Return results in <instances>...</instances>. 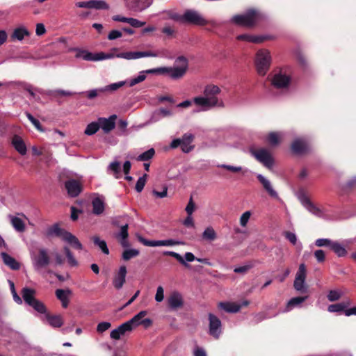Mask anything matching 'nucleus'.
Listing matches in <instances>:
<instances>
[{"mask_svg":"<svg viewBox=\"0 0 356 356\" xmlns=\"http://www.w3.org/2000/svg\"><path fill=\"white\" fill-rule=\"evenodd\" d=\"M282 138V134L279 132H270L266 137V141L271 146L278 145Z\"/></svg>","mask_w":356,"mask_h":356,"instance_id":"obj_34","label":"nucleus"},{"mask_svg":"<svg viewBox=\"0 0 356 356\" xmlns=\"http://www.w3.org/2000/svg\"><path fill=\"white\" fill-rule=\"evenodd\" d=\"M182 243L181 241L173 239L161 240V246H173Z\"/></svg>","mask_w":356,"mask_h":356,"instance_id":"obj_61","label":"nucleus"},{"mask_svg":"<svg viewBox=\"0 0 356 356\" xmlns=\"http://www.w3.org/2000/svg\"><path fill=\"white\" fill-rule=\"evenodd\" d=\"M314 257L319 263L323 262L325 259V252L322 250H316L314 252Z\"/></svg>","mask_w":356,"mask_h":356,"instance_id":"obj_64","label":"nucleus"},{"mask_svg":"<svg viewBox=\"0 0 356 356\" xmlns=\"http://www.w3.org/2000/svg\"><path fill=\"white\" fill-rule=\"evenodd\" d=\"M291 149L296 154H301L305 152L307 149V144L301 139H297L293 141L291 145Z\"/></svg>","mask_w":356,"mask_h":356,"instance_id":"obj_33","label":"nucleus"},{"mask_svg":"<svg viewBox=\"0 0 356 356\" xmlns=\"http://www.w3.org/2000/svg\"><path fill=\"white\" fill-rule=\"evenodd\" d=\"M51 95L56 97V96H71L74 93L70 91L63 90H56L50 92Z\"/></svg>","mask_w":356,"mask_h":356,"instance_id":"obj_60","label":"nucleus"},{"mask_svg":"<svg viewBox=\"0 0 356 356\" xmlns=\"http://www.w3.org/2000/svg\"><path fill=\"white\" fill-rule=\"evenodd\" d=\"M138 241L142 243L144 245L148 247H158L161 246V240L159 241H149L144 238L143 237L139 236H138Z\"/></svg>","mask_w":356,"mask_h":356,"instance_id":"obj_49","label":"nucleus"},{"mask_svg":"<svg viewBox=\"0 0 356 356\" xmlns=\"http://www.w3.org/2000/svg\"><path fill=\"white\" fill-rule=\"evenodd\" d=\"M65 187L69 196L72 197H77L83 190L82 183L76 179H69L65 181Z\"/></svg>","mask_w":356,"mask_h":356,"instance_id":"obj_13","label":"nucleus"},{"mask_svg":"<svg viewBox=\"0 0 356 356\" xmlns=\"http://www.w3.org/2000/svg\"><path fill=\"white\" fill-rule=\"evenodd\" d=\"M1 256L4 264L12 270H18L20 268L19 263L7 253L1 252Z\"/></svg>","mask_w":356,"mask_h":356,"instance_id":"obj_28","label":"nucleus"},{"mask_svg":"<svg viewBox=\"0 0 356 356\" xmlns=\"http://www.w3.org/2000/svg\"><path fill=\"white\" fill-rule=\"evenodd\" d=\"M117 48H113L110 52H98L97 53V61L112 59L114 58H120L126 60H136L143 57H165L166 56L165 50H159L156 51H126L119 54H115L117 51Z\"/></svg>","mask_w":356,"mask_h":356,"instance_id":"obj_2","label":"nucleus"},{"mask_svg":"<svg viewBox=\"0 0 356 356\" xmlns=\"http://www.w3.org/2000/svg\"><path fill=\"white\" fill-rule=\"evenodd\" d=\"M120 163L118 161L111 163L108 167V170L111 171L116 179L120 177Z\"/></svg>","mask_w":356,"mask_h":356,"instance_id":"obj_39","label":"nucleus"},{"mask_svg":"<svg viewBox=\"0 0 356 356\" xmlns=\"http://www.w3.org/2000/svg\"><path fill=\"white\" fill-rule=\"evenodd\" d=\"M127 268L126 266H122L120 267L118 272L115 275L113 280V284L115 289H121L126 279Z\"/></svg>","mask_w":356,"mask_h":356,"instance_id":"obj_20","label":"nucleus"},{"mask_svg":"<svg viewBox=\"0 0 356 356\" xmlns=\"http://www.w3.org/2000/svg\"><path fill=\"white\" fill-rule=\"evenodd\" d=\"M209 333L215 339H218L222 332V324L220 319L212 314H209Z\"/></svg>","mask_w":356,"mask_h":356,"instance_id":"obj_12","label":"nucleus"},{"mask_svg":"<svg viewBox=\"0 0 356 356\" xmlns=\"http://www.w3.org/2000/svg\"><path fill=\"white\" fill-rule=\"evenodd\" d=\"M155 154V151L153 148H150L147 151L142 153L137 157L138 161H146L151 159Z\"/></svg>","mask_w":356,"mask_h":356,"instance_id":"obj_48","label":"nucleus"},{"mask_svg":"<svg viewBox=\"0 0 356 356\" xmlns=\"http://www.w3.org/2000/svg\"><path fill=\"white\" fill-rule=\"evenodd\" d=\"M104 92H105V89H104V88L90 90L87 92V97L89 99H93V98L96 97L97 96H98L100 93H102Z\"/></svg>","mask_w":356,"mask_h":356,"instance_id":"obj_57","label":"nucleus"},{"mask_svg":"<svg viewBox=\"0 0 356 356\" xmlns=\"http://www.w3.org/2000/svg\"><path fill=\"white\" fill-rule=\"evenodd\" d=\"M147 315L146 311H141L136 315H135L131 319L127 321L129 325H131V329L133 330L134 327L139 325L142 324L141 319Z\"/></svg>","mask_w":356,"mask_h":356,"instance_id":"obj_35","label":"nucleus"},{"mask_svg":"<svg viewBox=\"0 0 356 356\" xmlns=\"http://www.w3.org/2000/svg\"><path fill=\"white\" fill-rule=\"evenodd\" d=\"M238 40H243L253 43H259L263 41L261 37L249 35V34H241L237 36Z\"/></svg>","mask_w":356,"mask_h":356,"instance_id":"obj_36","label":"nucleus"},{"mask_svg":"<svg viewBox=\"0 0 356 356\" xmlns=\"http://www.w3.org/2000/svg\"><path fill=\"white\" fill-rule=\"evenodd\" d=\"M128 24H129L133 27L139 28L143 26L145 24V22H141L135 18L130 17Z\"/></svg>","mask_w":356,"mask_h":356,"instance_id":"obj_62","label":"nucleus"},{"mask_svg":"<svg viewBox=\"0 0 356 356\" xmlns=\"http://www.w3.org/2000/svg\"><path fill=\"white\" fill-rule=\"evenodd\" d=\"M164 299V289L163 286H159L156 289L155 295V300L158 302H161Z\"/></svg>","mask_w":356,"mask_h":356,"instance_id":"obj_59","label":"nucleus"},{"mask_svg":"<svg viewBox=\"0 0 356 356\" xmlns=\"http://www.w3.org/2000/svg\"><path fill=\"white\" fill-rule=\"evenodd\" d=\"M250 216L251 212L250 211L244 212L240 217V225L243 227H246Z\"/></svg>","mask_w":356,"mask_h":356,"instance_id":"obj_55","label":"nucleus"},{"mask_svg":"<svg viewBox=\"0 0 356 356\" xmlns=\"http://www.w3.org/2000/svg\"><path fill=\"white\" fill-rule=\"evenodd\" d=\"M31 33L29 31L25 26H20L13 30L10 37L12 40L22 41L26 37H29Z\"/></svg>","mask_w":356,"mask_h":356,"instance_id":"obj_22","label":"nucleus"},{"mask_svg":"<svg viewBox=\"0 0 356 356\" xmlns=\"http://www.w3.org/2000/svg\"><path fill=\"white\" fill-rule=\"evenodd\" d=\"M92 9L96 10H108V4L104 0H92Z\"/></svg>","mask_w":356,"mask_h":356,"instance_id":"obj_43","label":"nucleus"},{"mask_svg":"<svg viewBox=\"0 0 356 356\" xmlns=\"http://www.w3.org/2000/svg\"><path fill=\"white\" fill-rule=\"evenodd\" d=\"M12 145L17 152L21 155H25L27 152L26 144L21 137L19 136H14L12 139Z\"/></svg>","mask_w":356,"mask_h":356,"instance_id":"obj_25","label":"nucleus"},{"mask_svg":"<svg viewBox=\"0 0 356 356\" xmlns=\"http://www.w3.org/2000/svg\"><path fill=\"white\" fill-rule=\"evenodd\" d=\"M36 291L33 289L24 287L22 290V296L26 304L31 306L40 314L46 313V307L42 302L35 298Z\"/></svg>","mask_w":356,"mask_h":356,"instance_id":"obj_6","label":"nucleus"},{"mask_svg":"<svg viewBox=\"0 0 356 356\" xmlns=\"http://www.w3.org/2000/svg\"><path fill=\"white\" fill-rule=\"evenodd\" d=\"M251 154L264 166L271 168L273 166L274 161L269 150L265 148L258 149H250Z\"/></svg>","mask_w":356,"mask_h":356,"instance_id":"obj_9","label":"nucleus"},{"mask_svg":"<svg viewBox=\"0 0 356 356\" xmlns=\"http://www.w3.org/2000/svg\"><path fill=\"white\" fill-rule=\"evenodd\" d=\"M298 199L303 207L313 215L319 218L325 216L324 210L314 204L305 195H300Z\"/></svg>","mask_w":356,"mask_h":356,"instance_id":"obj_10","label":"nucleus"},{"mask_svg":"<svg viewBox=\"0 0 356 356\" xmlns=\"http://www.w3.org/2000/svg\"><path fill=\"white\" fill-rule=\"evenodd\" d=\"M44 316L43 317V321L45 320L47 323L54 328L60 327L64 323L63 318L61 315H52L46 311V313L44 314Z\"/></svg>","mask_w":356,"mask_h":356,"instance_id":"obj_18","label":"nucleus"},{"mask_svg":"<svg viewBox=\"0 0 356 356\" xmlns=\"http://www.w3.org/2000/svg\"><path fill=\"white\" fill-rule=\"evenodd\" d=\"M111 327V324L109 322L104 321L99 323L97 326V331L99 333H103Z\"/></svg>","mask_w":356,"mask_h":356,"instance_id":"obj_58","label":"nucleus"},{"mask_svg":"<svg viewBox=\"0 0 356 356\" xmlns=\"http://www.w3.org/2000/svg\"><path fill=\"white\" fill-rule=\"evenodd\" d=\"M264 15L259 10L250 9L243 15H234L231 22L242 26L253 27L264 19Z\"/></svg>","mask_w":356,"mask_h":356,"instance_id":"obj_4","label":"nucleus"},{"mask_svg":"<svg viewBox=\"0 0 356 356\" xmlns=\"http://www.w3.org/2000/svg\"><path fill=\"white\" fill-rule=\"evenodd\" d=\"M92 213L95 215L102 214L105 208L104 200L102 197H96L92 201Z\"/></svg>","mask_w":356,"mask_h":356,"instance_id":"obj_27","label":"nucleus"},{"mask_svg":"<svg viewBox=\"0 0 356 356\" xmlns=\"http://www.w3.org/2000/svg\"><path fill=\"white\" fill-rule=\"evenodd\" d=\"M126 83H127V81H119L117 83H113L108 86H106V87L104 88V89H105V92L108 91V90L115 91V90H118L120 88L124 86Z\"/></svg>","mask_w":356,"mask_h":356,"instance_id":"obj_53","label":"nucleus"},{"mask_svg":"<svg viewBox=\"0 0 356 356\" xmlns=\"http://www.w3.org/2000/svg\"><path fill=\"white\" fill-rule=\"evenodd\" d=\"M333 241L328 238H318L315 241V245L318 247H331Z\"/></svg>","mask_w":356,"mask_h":356,"instance_id":"obj_56","label":"nucleus"},{"mask_svg":"<svg viewBox=\"0 0 356 356\" xmlns=\"http://www.w3.org/2000/svg\"><path fill=\"white\" fill-rule=\"evenodd\" d=\"M257 177L269 195L275 198L278 197L277 193L273 189L270 181L268 179L261 174L257 175Z\"/></svg>","mask_w":356,"mask_h":356,"instance_id":"obj_24","label":"nucleus"},{"mask_svg":"<svg viewBox=\"0 0 356 356\" xmlns=\"http://www.w3.org/2000/svg\"><path fill=\"white\" fill-rule=\"evenodd\" d=\"M99 129V124L97 122H93L88 124L86 127L84 133L86 135L91 136L95 134Z\"/></svg>","mask_w":356,"mask_h":356,"instance_id":"obj_45","label":"nucleus"},{"mask_svg":"<svg viewBox=\"0 0 356 356\" xmlns=\"http://www.w3.org/2000/svg\"><path fill=\"white\" fill-rule=\"evenodd\" d=\"M330 249L339 257H343L346 254L344 247L337 242H332Z\"/></svg>","mask_w":356,"mask_h":356,"instance_id":"obj_41","label":"nucleus"},{"mask_svg":"<svg viewBox=\"0 0 356 356\" xmlns=\"http://www.w3.org/2000/svg\"><path fill=\"white\" fill-rule=\"evenodd\" d=\"M8 218L15 231L18 232L25 231V221L28 220L25 215L22 213H18L17 216L9 215Z\"/></svg>","mask_w":356,"mask_h":356,"instance_id":"obj_14","label":"nucleus"},{"mask_svg":"<svg viewBox=\"0 0 356 356\" xmlns=\"http://www.w3.org/2000/svg\"><path fill=\"white\" fill-rule=\"evenodd\" d=\"M308 296H298L290 299L286 303L285 309L283 312H289L296 307H300L301 305L307 300Z\"/></svg>","mask_w":356,"mask_h":356,"instance_id":"obj_23","label":"nucleus"},{"mask_svg":"<svg viewBox=\"0 0 356 356\" xmlns=\"http://www.w3.org/2000/svg\"><path fill=\"white\" fill-rule=\"evenodd\" d=\"M128 227L129 226L127 224L122 226L120 228V233L118 234V235L116 236V237L119 239L120 244L124 248H127L129 246V243L127 241V238L129 236Z\"/></svg>","mask_w":356,"mask_h":356,"instance_id":"obj_31","label":"nucleus"},{"mask_svg":"<svg viewBox=\"0 0 356 356\" xmlns=\"http://www.w3.org/2000/svg\"><path fill=\"white\" fill-rule=\"evenodd\" d=\"M68 232L59 227L58 225H54L52 227L49 229L48 234L50 236L55 235L59 236L62 240L64 238L65 234Z\"/></svg>","mask_w":356,"mask_h":356,"instance_id":"obj_37","label":"nucleus"},{"mask_svg":"<svg viewBox=\"0 0 356 356\" xmlns=\"http://www.w3.org/2000/svg\"><path fill=\"white\" fill-rule=\"evenodd\" d=\"M139 254V251L136 249H127L122 253V259L128 261L131 258L136 257Z\"/></svg>","mask_w":356,"mask_h":356,"instance_id":"obj_46","label":"nucleus"},{"mask_svg":"<svg viewBox=\"0 0 356 356\" xmlns=\"http://www.w3.org/2000/svg\"><path fill=\"white\" fill-rule=\"evenodd\" d=\"M93 241L94 243L99 248L103 253L105 254H109V250L105 241L101 240L98 236H94Z\"/></svg>","mask_w":356,"mask_h":356,"instance_id":"obj_42","label":"nucleus"},{"mask_svg":"<svg viewBox=\"0 0 356 356\" xmlns=\"http://www.w3.org/2000/svg\"><path fill=\"white\" fill-rule=\"evenodd\" d=\"M172 112L168 109L160 108L159 110L156 111L154 113L152 120H153V121L155 122V121L159 120L161 118L170 116V115H172Z\"/></svg>","mask_w":356,"mask_h":356,"instance_id":"obj_40","label":"nucleus"},{"mask_svg":"<svg viewBox=\"0 0 356 356\" xmlns=\"http://www.w3.org/2000/svg\"><path fill=\"white\" fill-rule=\"evenodd\" d=\"M183 298L177 291H173L168 298V304L170 309H177L183 305Z\"/></svg>","mask_w":356,"mask_h":356,"instance_id":"obj_21","label":"nucleus"},{"mask_svg":"<svg viewBox=\"0 0 356 356\" xmlns=\"http://www.w3.org/2000/svg\"><path fill=\"white\" fill-rule=\"evenodd\" d=\"M74 51L76 52L75 57L76 58H82L88 61H97V53L93 54L81 49H74Z\"/></svg>","mask_w":356,"mask_h":356,"instance_id":"obj_26","label":"nucleus"},{"mask_svg":"<svg viewBox=\"0 0 356 356\" xmlns=\"http://www.w3.org/2000/svg\"><path fill=\"white\" fill-rule=\"evenodd\" d=\"M289 76L282 73L275 74L272 79L273 86L277 88H285L289 86Z\"/></svg>","mask_w":356,"mask_h":356,"instance_id":"obj_17","label":"nucleus"},{"mask_svg":"<svg viewBox=\"0 0 356 356\" xmlns=\"http://www.w3.org/2000/svg\"><path fill=\"white\" fill-rule=\"evenodd\" d=\"M194 140V136L191 133L184 134L181 138L174 139L170 143V147L177 148L181 146V150L185 153H188L194 148L192 143Z\"/></svg>","mask_w":356,"mask_h":356,"instance_id":"obj_8","label":"nucleus"},{"mask_svg":"<svg viewBox=\"0 0 356 356\" xmlns=\"http://www.w3.org/2000/svg\"><path fill=\"white\" fill-rule=\"evenodd\" d=\"M218 306L225 312L230 313H236L241 308L240 305L230 302H220Z\"/></svg>","mask_w":356,"mask_h":356,"instance_id":"obj_32","label":"nucleus"},{"mask_svg":"<svg viewBox=\"0 0 356 356\" xmlns=\"http://www.w3.org/2000/svg\"><path fill=\"white\" fill-rule=\"evenodd\" d=\"M306 277H307L306 266L305 265V264H300V266L298 267V270L296 274L295 278H297L299 280H306Z\"/></svg>","mask_w":356,"mask_h":356,"instance_id":"obj_51","label":"nucleus"},{"mask_svg":"<svg viewBox=\"0 0 356 356\" xmlns=\"http://www.w3.org/2000/svg\"><path fill=\"white\" fill-rule=\"evenodd\" d=\"M70 294V290L57 289L56 291V296L61 302L62 306L64 308H66L69 305V296Z\"/></svg>","mask_w":356,"mask_h":356,"instance_id":"obj_30","label":"nucleus"},{"mask_svg":"<svg viewBox=\"0 0 356 356\" xmlns=\"http://www.w3.org/2000/svg\"><path fill=\"white\" fill-rule=\"evenodd\" d=\"M195 203H194L192 197H191L188 204L186 207L185 210L188 215L192 216L193 213L195 211Z\"/></svg>","mask_w":356,"mask_h":356,"instance_id":"obj_63","label":"nucleus"},{"mask_svg":"<svg viewBox=\"0 0 356 356\" xmlns=\"http://www.w3.org/2000/svg\"><path fill=\"white\" fill-rule=\"evenodd\" d=\"M63 241L70 245L74 249L79 250L83 249V245L80 243L79 239L74 235L72 234L70 232L65 234Z\"/></svg>","mask_w":356,"mask_h":356,"instance_id":"obj_29","label":"nucleus"},{"mask_svg":"<svg viewBox=\"0 0 356 356\" xmlns=\"http://www.w3.org/2000/svg\"><path fill=\"white\" fill-rule=\"evenodd\" d=\"M116 115H112L108 118H99L97 121L101 128L105 133H108L115 127Z\"/></svg>","mask_w":356,"mask_h":356,"instance_id":"obj_15","label":"nucleus"},{"mask_svg":"<svg viewBox=\"0 0 356 356\" xmlns=\"http://www.w3.org/2000/svg\"><path fill=\"white\" fill-rule=\"evenodd\" d=\"M343 295L340 290H331L327 293V299L330 302L338 300Z\"/></svg>","mask_w":356,"mask_h":356,"instance_id":"obj_50","label":"nucleus"},{"mask_svg":"<svg viewBox=\"0 0 356 356\" xmlns=\"http://www.w3.org/2000/svg\"><path fill=\"white\" fill-rule=\"evenodd\" d=\"M183 21L199 26H204L207 21L197 11L193 10H186L181 16Z\"/></svg>","mask_w":356,"mask_h":356,"instance_id":"obj_11","label":"nucleus"},{"mask_svg":"<svg viewBox=\"0 0 356 356\" xmlns=\"http://www.w3.org/2000/svg\"><path fill=\"white\" fill-rule=\"evenodd\" d=\"M271 63L270 53L267 49H260L257 51L255 58V64L258 73L264 75L268 71Z\"/></svg>","mask_w":356,"mask_h":356,"instance_id":"obj_7","label":"nucleus"},{"mask_svg":"<svg viewBox=\"0 0 356 356\" xmlns=\"http://www.w3.org/2000/svg\"><path fill=\"white\" fill-rule=\"evenodd\" d=\"M30 254L33 268L37 272H40L51 263L49 253L44 248H38L36 252L31 251Z\"/></svg>","mask_w":356,"mask_h":356,"instance_id":"obj_5","label":"nucleus"},{"mask_svg":"<svg viewBox=\"0 0 356 356\" xmlns=\"http://www.w3.org/2000/svg\"><path fill=\"white\" fill-rule=\"evenodd\" d=\"M220 88L213 84L207 85L203 91V96H198L193 98V103L200 107V111H206L214 107H224L222 99L218 97L220 93Z\"/></svg>","mask_w":356,"mask_h":356,"instance_id":"obj_1","label":"nucleus"},{"mask_svg":"<svg viewBox=\"0 0 356 356\" xmlns=\"http://www.w3.org/2000/svg\"><path fill=\"white\" fill-rule=\"evenodd\" d=\"M347 305L345 303L333 304L328 306L329 312H341L344 310Z\"/></svg>","mask_w":356,"mask_h":356,"instance_id":"obj_52","label":"nucleus"},{"mask_svg":"<svg viewBox=\"0 0 356 356\" xmlns=\"http://www.w3.org/2000/svg\"><path fill=\"white\" fill-rule=\"evenodd\" d=\"M188 69V60L183 56H179L175 60V65L173 67H160L146 70L147 74H167L173 80H178L183 78Z\"/></svg>","mask_w":356,"mask_h":356,"instance_id":"obj_3","label":"nucleus"},{"mask_svg":"<svg viewBox=\"0 0 356 356\" xmlns=\"http://www.w3.org/2000/svg\"><path fill=\"white\" fill-rule=\"evenodd\" d=\"M165 255H169L175 258L180 264L185 266H188L186 261L192 262L196 260V257L192 252H186L184 254V258L179 254L172 251H165L163 252Z\"/></svg>","mask_w":356,"mask_h":356,"instance_id":"obj_16","label":"nucleus"},{"mask_svg":"<svg viewBox=\"0 0 356 356\" xmlns=\"http://www.w3.org/2000/svg\"><path fill=\"white\" fill-rule=\"evenodd\" d=\"M293 287L298 292H305L307 291V285L305 280L295 278L293 282Z\"/></svg>","mask_w":356,"mask_h":356,"instance_id":"obj_47","label":"nucleus"},{"mask_svg":"<svg viewBox=\"0 0 356 356\" xmlns=\"http://www.w3.org/2000/svg\"><path fill=\"white\" fill-rule=\"evenodd\" d=\"M202 237L205 240L213 241L216 238V233L212 227H209L204 229Z\"/></svg>","mask_w":356,"mask_h":356,"instance_id":"obj_44","label":"nucleus"},{"mask_svg":"<svg viewBox=\"0 0 356 356\" xmlns=\"http://www.w3.org/2000/svg\"><path fill=\"white\" fill-rule=\"evenodd\" d=\"M147 181V175L145 174L143 176L138 178L136 184V190L137 192L140 193L145 185Z\"/></svg>","mask_w":356,"mask_h":356,"instance_id":"obj_54","label":"nucleus"},{"mask_svg":"<svg viewBox=\"0 0 356 356\" xmlns=\"http://www.w3.org/2000/svg\"><path fill=\"white\" fill-rule=\"evenodd\" d=\"M132 330L131 325L127 322L121 324L116 329L113 330L110 333V337L112 339L118 340L127 332Z\"/></svg>","mask_w":356,"mask_h":356,"instance_id":"obj_19","label":"nucleus"},{"mask_svg":"<svg viewBox=\"0 0 356 356\" xmlns=\"http://www.w3.org/2000/svg\"><path fill=\"white\" fill-rule=\"evenodd\" d=\"M146 74L147 73L145 72V70L141 71L137 76L131 79L129 81H127V83L130 87H132L145 81L146 79Z\"/></svg>","mask_w":356,"mask_h":356,"instance_id":"obj_38","label":"nucleus"}]
</instances>
